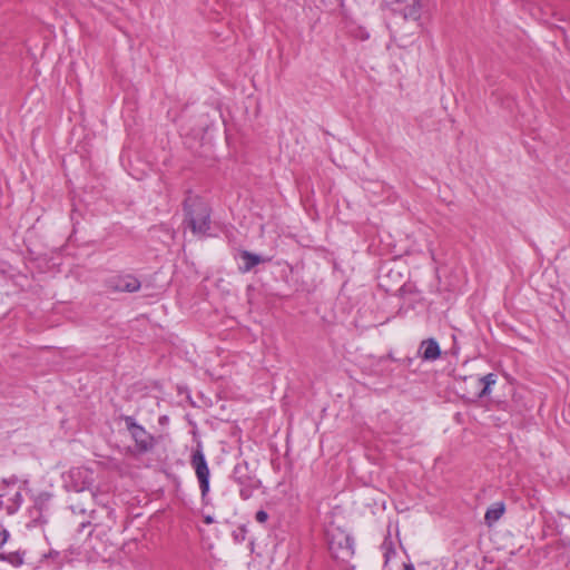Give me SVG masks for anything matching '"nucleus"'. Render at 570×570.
Returning <instances> with one entry per match:
<instances>
[{
	"instance_id": "nucleus-13",
	"label": "nucleus",
	"mask_w": 570,
	"mask_h": 570,
	"mask_svg": "<svg viewBox=\"0 0 570 570\" xmlns=\"http://www.w3.org/2000/svg\"><path fill=\"white\" fill-rule=\"evenodd\" d=\"M255 519L259 523H265L267 521V519H268V514H267L266 511L259 510V511L256 512Z\"/></svg>"
},
{
	"instance_id": "nucleus-3",
	"label": "nucleus",
	"mask_w": 570,
	"mask_h": 570,
	"mask_svg": "<svg viewBox=\"0 0 570 570\" xmlns=\"http://www.w3.org/2000/svg\"><path fill=\"white\" fill-rule=\"evenodd\" d=\"M190 463L195 469V473L199 482L202 497L205 498L209 492V468L207 465L205 455L200 449H197L193 453Z\"/></svg>"
},
{
	"instance_id": "nucleus-12",
	"label": "nucleus",
	"mask_w": 570,
	"mask_h": 570,
	"mask_svg": "<svg viewBox=\"0 0 570 570\" xmlns=\"http://www.w3.org/2000/svg\"><path fill=\"white\" fill-rule=\"evenodd\" d=\"M420 0H415L414 3L409 8V11L405 13V18L417 20L420 18Z\"/></svg>"
},
{
	"instance_id": "nucleus-1",
	"label": "nucleus",
	"mask_w": 570,
	"mask_h": 570,
	"mask_svg": "<svg viewBox=\"0 0 570 570\" xmlns=\"http://www.w3.org/2000/svg\"><path fill=\"white\" fill-rule=\"evenodd\" d=\"M185 212L188 227L193 234L203 236L209 229V210L197 197H188L185 200Z\"/></svg>"
},
{
	"instance_id": "nucleus-7",
	"label": "nucleus",
	"mask_w": 570,
	"mask_h": 570,
	"mask_svg": "<svg viewBox=\"0 0 570 570\" xmlns=\"http://www.w3.org/2000/svg\"><path fill=\"white\" fill-rule=\"evenodd\" d=\"M419 352L424 361H435L441 355L440 346L434 338L422 341Z\"/></svg>"
},
{
	"instance_id": "nucleus-5",
	"label": "nucleus",
	"mask_w": 570,
	"mask_h": 570,
	"mask_svg": "<svg viewBox=\"0 0 570 570\" xmlns=\"http://www.w3.org/2000/svg\"><path fill=\"white\" fill-rule=\"evenodd\" d=\"M469 381L472 385L475 386V391L471 393L468 397L471 400L480 399L490 393V386L497 382V376L492 373H489L482 377H469Z\"/></svg>"
},
{
	"instance_id": "nucleus-6",
	"label": "nucleus",
	"mask_w": 570,
	"mask_h": 570,
	"mask_svg": "<svg viewBox=\"0 0 570 570\" xmlns=\"http://www.w3.org/2000/svg\"><path fill=\"white\" fill-rule=\"evenodd\" d=\"M108 286L116 292L134 293L140 288V282L131 275H124L110 278Z\"/></svg>"
},
{
	"instance_id": "nucleus-15",
	"label": "nucleus",
	"mask_w": 570,
	"mask_h": 570,
	"mask_svg": "<svg viewBox=\"0 0 570 570\" xmlns=\"http://www.w3.org/2000/svg\"><path fill=\"white\" fill-rule=\"evenodd\" d=\"M83 473H87V471L82 469H75L70 472L71 476H81Z\"/></svg>"
},
{
	"instance_id": "nucleus-9",
	"label": "nucleus",
	"mask_w": 570,
	"mask_h": 570,
	"mask_svg": "<svg viewBox=\"0 0 570 570\" xmlns=\"http://www.w3.org/2000/svg\"><path fill=\"white\" fill-rule=\"evenodd\" d=\"M50 495L48 493H41L35 499L33 510L38 512V518L33 521L36 524H42L46 522L42 517V511L46 509L47 503L49 502Z\"/></svg>"
},
{
	"instance_id": "nucleus-8",
	"label": "nucleus",
	"mask_w": 570,
	"mask_h": 570,
	"mask_svg": "<svg viewBox=\"0 0 570 570\" xmlns=\"http://www.w3.org/2000/svg\"><path fill=\"white\" fill-rule=\"evenodd\" d=\"M240 258L244 262V265L240 267V271L246 273L249 272L253 267L264 262V259L256 254H252L247 250L240 253Z\"/></svg>"
},
{
	"instance_id": "nucleus-17",
	"label": "nucleus",
	"mask_w": 570,
	"mask_h": 570,
	"mask_svg": "<svg viewBox=\"0 0 570 570\" xmlns=\"http://www.w3.org/2000/svg\"><path fill=\"white\" fill-rule=\"evenodd\" d=\"M85 488H86V485H85V484H83V485H81V487H77V485H76V487H75V490H76V491H82Z\"/></svg>"
},
{
	"instance_id": "nucleus-18",
	"label": "nucleus",
	"mask_w": 570,
	"mask_h": 570,
	"mask_svg": "<svg viewBox=\"0 0 570 570\" xmlns=\"http://www.w3.org/2000/svg\"><path fill=\"white\" fill-rule=\"evenodd\" d=\"M405 570H415V569H414V567H413V566H411V564H406V566H405Z\"/></svg>"
},
{
	"instance_id": "nucleus-14",
	"label": "nucleus",
	"mask_w": 570,
	"mask_h": 570,
	"mask_svg": "<svg viewBox=\"0 0 570 570\" xmlns=\"http://www.w3.org/2000/svg\"><path fill=\"white\" fill-rule=\"evenodd\" d=\"M8 538H9L8 531L4 529L0 530V548L7 542Z\"/></svg>"
},
{
	"instance_id": "nucleus-4",
	"label": "nucleus",
	"mask_w": 570,
	"mask_h": 570,
	"mask_svg": "<svg viewBox=\"0 0 570 570\" xmlns=\"http://www.w3.org/2000/svg\"><path fill=\"white\" fill-rule=\"evenodd\" d=\"M127 428L140 451L147 452L154 446V438L142 426L136 424L131 417L126 419Z\"/></svg>"
},
{
	"instance_id": "nucleus-16",
	"label": "nucleus",
	"mask_w": 570,
	"mask_h": 570,
	"mask_svg": "<svg viewBox=\"0 0 570 570\" xmlns=\"http://www.w3.org/2000/svg\"><path fill=\"white\" fill-rule=\"evenodd\" d=\"M205 522L208 524L213 523L214 522L213 517H210V515L205 517Z\"/></svg>"
},
{
	"instance_id": "nucleus-2",
	"label": "nucleus",
	"mask_w": 570,
	"mask_h": 570,
	"mask_svg": "<svg viewBox=\"0 0 570 570\" xmlns=\"http://www.w3.org/2000/svg\"><path fill=\"white\" fill-rule=\"evenodd\" d=\"M328 549L335 559L347 560L354 553L350 535L338 527L331 525L326 530Z\"/></svg>"
},
{
	"instance_id": "nucleus-11",
	"label": "nucleus",
	"mask_w": 570,
	"mask_h": 570,
	"mask_svg": "<svg viewBox=\"0 0 570 570\" xmlns=\"http://www.w3.org/2000/svg\"><path fill=\"white\" fill-rule=\"evenodd\" d=\"M0 560L7 561L14 567H19L23 563V554L19 551L0 553Z\"/></svg>"
},
{
	"instance_id": "nucleus-10",
	"label": "nucleus",
	"mask_w": 570,
	"mask_h": 570,
	"mask_svg": "<svg viewBox=\"0 0 570 570\" xmlns=\"http://www.w3.org/2000/svg\"><path fill=\"white\" fill-rule=\"evenodd\" d=\"M503 503H495L487 510L484 519L488 522V524H492L493 522L498 521L503 515Z\"/></svg>"
}]
</instances>
